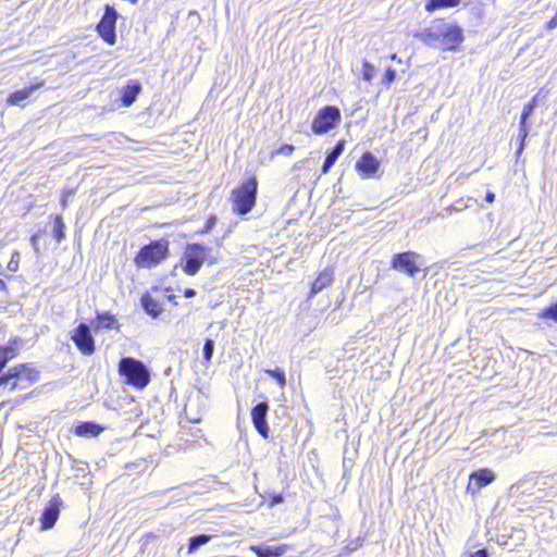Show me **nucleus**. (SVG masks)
<instances>
[{"label": "nucleus", "mask_w": 557, "mask_h": 557, "mask_svg": "<svg viewBox=\"0 0 557 557\" xmlns=\"http://www.w3.org/2000/svg\"><path fill=\"white\" fill-rule=\"evenodd\" d=\"M169 243L166 240H154L144 246L135 258L139 268H150L160 263L168 255Z\"/></svg>", "instance_id": "obj_4"}, {"label": "nucleus", "mask_w": 557, "mask_h": 557, "mask_svg": "<svg viewBox=\"0 0 557 557\" xmlns=\"http://www.w3.org/2000/svg\"><path fill=\"white\" fill-rule=\"evenodd\" d=\"M117 18V12L114 8L107 5L104 14L102 15L99 24L97 25V32L99 36L109 45L115 42V23Z\"/></svg>", "instance_id": "obj_9"}, {"label": "nucleus", "mask_w": 557, "mask_h": 557, "mask_svg": "<svg viewBox=\"0 0 557 557\" xmlns=\"http://www.w3.org/2000/svg\"><path fill=\"white\" fill-rule=\"evenodd\" d=\"M212 536L207 534H199L189 539L188 553L196 552L200 546L209 543Z\"/></svg>", "instance_id": "obj_25"}, {"label": "nucleus", "mask_w": 557, "mask_h": 557, "mask_svg": "<svg viewBox=\"0 0 557 557\" xmlns=\"http://www.w3.org/2000/svg\"><path fill=\"white\" fill-rule=\"evenodd\" d=\"M265 373L269 374L270 376H272L273 379H275L281 387L285 386L286 377H285V373L283 370H281L278 368L273 369V370L267 369Z\"/></svg>", "instance_id": "obj_29"}, {"label": "nucleus", "mask_w": 557, "mask_h": 557, "mask_svg": "<svg viewBox=\"0 0 557 557\" xmlns=\"http://www.w3.org/2000/svg\"><path fill=\"white\" fill-rule=\"evenodd\" d=\"M488 552L487 549L483 548V549H479L476 552H473L469 555V557H488Z\"/></svg>", "instance_id": "obj_35"}, {"label": "nucleus", "mask_w": 557, "mask_h": 557, "mask_svg": "<svg viewBox=\"0 0 557 557\" xmlns=\"http://www.w3.org/2000/svg\"><path fill=\"white\" fill-rule=\"evenodd\" d=\"M44 86V82H37L32 84L30 86L12 92L8 97V103L11 106H20L23 101L28 99L36 90Z\"/></svg>", "instance_id": "obj_16"}, {"label": "nucleus", "mask_w": 557, "mask_h": 557, "mask_svg": "<svg viewBox=\"0 0 557 557\" xmlns=\"http://www.w3.org/2000/svg\"><path fill=\"white\" fill-rule=\"evenodd\" d=\"M18 259H20V253L18 252H14L13 256H12V259L10 260L9 264H8V269L12 272H15L17 271L18 269Z\"/></svg>", "instance_id": "obj_34"}, {"label": "nucleus", "mask_w": 557, "mask_h": 557, "mask_svg": "<svg viewBox=\"0 0 557 557\" xmlns=\"http://www.w3.org/2000/svg\"><path fill=\"white\" fill-rule=\"evenodd\" d=\"M195 295H196V290H195V289H193V288H186V289L184 290V296H185L186 298H191V297H194Z\"/></svg>", "instance_id": "obj_37"}, {"label": "nucleus", "mask_w": 557, "mask_h": 557, "mask_svg": "<svg viewBox=\"0 0 557 557\" xmlns=\"http://www.w3.org/2000/svg\"><path fill=\"white\" fill-rule=\"evenodd\" d=\"M37 380V372L27 364H17L4 373L3 385L10 389L25 388Z\"/></svg>", "instance_id": "obj_6"}, {"label": "nucleus", "mask_w": 557, "mask_h": 557, "mask_svg": "<svg viewBox=\"0 0 557 557\" xmlns=\"http://www.w3.org/2000/svg\"><path fill=\"white\" fill-rule=\"evenodd\" d=\"M283 502V497L281 495H276L272 499V504H280Z\"/></svg>", "instance_id": "obj_39"}, {"label": "nucleus", "mask_w": 557, "mask_h": 557, "mask_svg": "<svg viewBox=\"0 0 557 557\" xmlns=\"http://www.w3.org/2000/svg\"><path fill=\"white\" fill-rule=\"evenodd\" d=\"M143 87L136 79L127 81L126 85L121 89V100L124 107H131L137 99Z\"/></svg>", "instance_id": "obj_13"}, {"label": "nucleus", "mask_w": 557, "mask_h": 557, "mask_svg": "<svg viewBox=\"0 0 557 557\" xmlns=\"http://www.w3.org/2000/svg\"><path fill=\"white\" fill-rule=\"evenodd\" d=\"M533 111L534 110L532 109V106L525 104L523 107V110H522V113H521V116H520V121H519L520 144H519L518 150L516 152L517 157H519L522 153L523 149H524L525 139H527L528 134H529V129H528V126H527V121L532 115Z\"/></svg>", "instance_id": "obj_14"}, {"label": "nucleus", "mask_w": 557, "mask_h": 557, "mask_svg": "<svg viewBox=\"0 0 557 557\" xmlns=\"http://www.w3.org/2000/svg\"><path fill=\"white\" fill-rule=\"evenodd\" d=\"M103 431V428L95 422H81L75 426L74 433L77 436H97Z\"/></svg>", "instance_id": "obj_20"}, {"label": "nucleus", "mask_w": 557, "mask_h": 557, "mask_svg": "<svg viewBox=\"0 0 557 557\" xmlns=\"http://www.w3.org/2000/svg\"><path fill=\"white\" fill-rule=\"evenodd\" d=\"M287 548H288V545H286V544H283L280 546H257V545L250 546V549L258 557H281L286 553Z\"/></svg>", "instance_id": "obj_18"}, {"label": "nucleus", "mask_w": 557, "mask_h": 557, "mask_svg": "<svg viewBox=\"0 0 557 557\" xmlns=\"http://www.w3.org/2000/svg\"><path fill=\"white\" fill-rule=\"evenodd\" d=\"M345 141L339 140L330 152H327L324 163L322 165V174H327L331 168L335 164L339 156L343 153Z\"/></svg>", "instance_id": "obj_19"}, {"label": "nucleus", "mask_w": 557, "mask_h": 557, "mask_svg": "<svg viewBox=\"0 0 557 557\" xmlns=\"http://www.w3.org/2000/svg\"><path fill=\"white\" fill-rule=\"evenodd\" d=\"M269 405L267 401L257 404L251 410V419L258 433L267 438L269 436V426L267 423V414Z\"/></svg>", "instance_id": "obj_11"}, {"label": "nucleus", "mask_w": 557, "mask_h": 557, "mask_svg": "<svg viewBox=\"0 0 557 557\" xmlns=\"http://www.w3.org/2000/svg\"><path fill=\"white\" fill-rule=\"evenodd\" d=\"M64 228H65V225L63 223L62 216L57 215L54 218V223H53V236L58 243H61L65 237Z\"/></svg>", "instance_id": "obj_27"}, {"label": "nucleus", "mask_w": 557, "mask_h": 557, "mask_svg": "<svg viewBox=\"0 0 557 557\" xmlns=\"http://www.w3.org/2000/svg\"><path fill=\"white\" fill-rule=\"evenodd\" d=\"M119 372L125 377V382L138 388H144L150 382V373L147 367L132 357L122 358L119 363Z\"/></svg>", "instance_id": "obj_2"}, {"label": "nucleus", "mask_w": 557, "mask_h": 557, "mask_svg": "<svg viewBox=\"0 0 557 557\" xmlns=\"http://www.w3.org/2000/svg\"><path fill=\"white\" fill-rule=\"evenodd\" d=\"M413 37L442 51L457 50L465 39L463 29L458 24L444 20L434 21L429 27L414 33Z\"/></svg>", "instance_id": "obj_1"}, {"label": "nucleus", "mask_w": 557, "mask_h": 557, "mask_svg": "<svg viewBox=\"0 0 557 557\" xmlns=\"http://www.w3.org/2000/svg\"><path fill=\"white\" fill-rule=\"evenodd\" d=\"M72 341L78 350L86 356L94 354L95 339L87 324L81 323L73 332Z\"/></svg>", "instance_id": "obj_10"}, {"label": "nucleus", "mask_w": 557, "mask_h": 557, "mask_svg": "<svg viewBox=\"0 0 557 557\" xmlns=\"http://www.w3.org/2000/svg\"><path fill=\"white\" fill-rule=\"evenodd\" d=\"M59 513H60V510H59V500L57 498H53L49 506L45 508L44 512H42V516H41V528L47 530V529H51L58 518H59Z\"/></svg>", "instance_id": "obj_15"}, {"label": "nucleus", "mask_w": 557, "mask_h": 557, "mask_svg": "<svg viewBox=\"0 0 557 557\" xmlns=\"http://www.w3.org/2000/svg\"><path fill=\"white\" fill-rule=\"evenodd\" d=\"M140 302L144 310L152 318H157L162 312L160 304L156 299H153L149 294L143 295Z\"/></svg>", "instance_id": "obj_21"}, {"label": "nucleus", "mask_w": 557, "mask_h": 557, "mask_svg": "<svg viewBox=\"0 0 557 557\" xmlns=\"http://www.w3.org/2000/svg\"><path fill=\"white\" fill-rule=\"evenodd\" d=\"M258 183L256 177L249 178L232 194L233 210L238 214L248 213L256 203Z\"/></svg>", "instance_id": "obj_3"}, {"label": "nucleus", "mask_w": 557, "mask_h": 557, "mask_svg": "<svg viewBox=\"0 0 557 557\" xmlns=\"http://www.w3.org/2000/svg\"><path fill=\"white\" fill-rule=\"evenodd\" d=\"M96 330L107 329L114 330L119 329V322L116 318L110 312H102L97 314V324L95 326Z\"/></svg>", "instance_id": "obj_22"}, {"label": "nucleus", "mask_w": 557, "mask_h": 557, "mask_svg": "<svg viewBox=\"0 0 557 557\" xmlns=\"http://www.w3.org/2000/svg\"><path fill=\"white\" fill-rule=\"evenodd\" d=\"M211 249L200 244H190L187 246L184 253V271L188 275H195L201 268L202 263L208 260L210 263L216 262V259L211 258Z\"/></svg>", "instance_id": "obj_5"}, {"label": "nucleus", "mask_w": 557, "mask_h": 557, "mask_svg": "<svg viewBox=\"0 0 557 557\" xmlns=\"http://www.w3.org/2000/svg\"><path fill=\"white\" fill-rule=\"evenodd\" d=\"M460 3V0H426L425 10L434 12L438 9L455 8Z\"/></svg>", "instance_id": "obj_24"}, {"label": "nucleus", "mask_w": 557, "mask_h": 557, "mask_svg": "<svg viewBox=\"0 0 557 557\" xmlns=\"http://www.w3.org/2000/svg\"><path fill=\"white\" fill-rule=\"evenodd\" d=\"M421 256L413 251L397 253L393 257L392 268L414 277L421 270Z\"/></svg>", "instance_id": "obj_8"}, {"label": "nucleus", "mask_w": 557, "mask_h": 557, "mask_svg": "<svg viewBox=\"0 0 557 557\" xmlns=\"http://www.w3.org/2000/svg\"><path fill=\"white\" fill-rule=\"evenodd\" d=\"M213 352H214V341L210 339V338H207L205 341L203 349H202L203 359H205L206 362H210L211 361V359L213 357Z\"/></svg>", "instance_id": "obj_31"}, {"label": "nucleus", "mask_w": 557, "mask_h": 557, "mask_svg": "<svg viewBox=\"0 0 557 557\" xmlns=\"http://www.w3.org/2000/svg\"><path fill=\"white\" fill-rule=\"evenodd\" d=\"M376 69L374 65L369 63L368 61H363L362 64V78L367 82H371L375 76Z\"/></svg>", "instance_id": "obj_30"}, {"label": "nucleus", "mask_w": 557, "mask_h": 557, "mask_svg": "<svg viewBox=\"0 0 557 557\" xmlns=\"http://www.w3.org/2000/svg\"><path fill=\"white\" fill-rule=\"evenodd\" d=\"M536 315L539 319L549 320L557 323V301L549 305L548 307L541 309Z\"/></svg>", "instance_id": "obj_26"}, {"label": "nucleus", "mask_w": 557, "mask_h": 557, "mask_svg": "<svg viewBox=\"0 0 557 557\" xmlns=\"http://www.w3.org/2000/svg\"><path fill=\"white\" fill-rule=\"evenodd\" d=\"M21 345H22V341L18 338H14V339L10 341L8 343V345L2 346V349L5 350L9 358L13 359L17 355V352L21 348Z\"/></svg>", "instance_id": "obj_28"}, {"label": "nucleus", "mask_w": 557, "mask_h": 557, "mask_svg": "<svg viewBox=\"0 0 557 557\" xmlns=\"http://www.w3.org/2000/svg\"><path fill=\"white\" fill-rule=\"evenodd\" d=\"M32 246L37 250V235H33L30 238Z\"/></svg>", "instance_id": "obj_40"}, {"label": "nucleus", "mask_w": 557, "mask_h": 557, "mask_svg": "<svg viewBox=\"0 0 557 557\" xmlns=\"http://www.w3.org/2000/svg\"><path fill=\"white\" fill-rule=\"evenodd\" d=\"M485 200L490 203L494 202L495 194L493 191H487L485 196Z\"/></svg>", "instance_id": "obj_38"}, {"label": "nucleus", "mask_w": 557, "mask_h": 557, "mask_svg": "<svg viewBox=\"0 0 557 557\" xmlns=\"http://www.w3.org/2000/svg\"><path fill=\"white\" fill-rule=\"evenodd\" d=\"M380 161L371 153L364 152L356 163V170L364 177H375L380 170Z\"/></svg>", "instance_id": "obj_12"}, {"label": "nucleus", "mask_w": 557, "mask_h": 557, "mask_svg": "<svg viewBox=\"0 0 557 557\" xmlns=\"http://www.w3.org/2000/svg\"><path fill=\"white\" fill-rule=\"evenodd\" d=\"M295 150V147L293 145H283L281 146L277 150L273 151L272 152V156H275V154H282V156H290Z\"/></svg>", "instance_id": "obj_32"}, {"label": "nucleus", "mask_w": 557, "mask_h": 557, "mask_svg": "<svg viewBox=\"0 0 557 557\" xmlns=\"http://www.w3.org/2000/svg\"><path fill=\"white\" fill-rule=\"evenodd\" d=\"M341 122V111L338 108L327 106L321 109L312 122V132L322 135L335 128Z\"/></svg>", "instance_id": "obj_7"}, {"label": "nucleus", "mask_w": 557, "mask_h": 557, "mask_svg": "<svg viewBox=\"0 0 557 557\" xmlns=\"http://www.w3.org/2000/svg\"><path fill=\"white\" fill-rule=\"evenodd\" d=\"M334 273L331 269H324L311 284L310 297H313L333 282Z\"/></svg>", "instance_id": "obj_17"}, {"label": "nucleus", "mask_w": 557, "mask_h": 557, "mask_svg": "<svg viewBox=\"0 0 557 557\" xmlns=\"http://www.w3.org/2000/svg\"><path fill=\"white\" fill-rule=\"evenodd\" d=\"M548 29H555L557 27V12L556 15L553 16L546 24Z\"/></svg>", "instance_id": "obj_36"}, {"label": "nucleus", "mask_w": 557, "mask_h": 557, "mask_svg": "<svg viewBox=\"0 0 557 557\" xmlns=\"http://www.w3.org/2000/svg\"><path fill=\"white\" fill-rule=\"evenodd\" d=\"M391 59L400 62V60L397 58V54L395 53L391 55Z\"/></svg>", "instance_id": "obj_43"}, {"label": "nucleus", "mask_w": 557, "mask_h": 557, "mask_svg": "<svg viewBox=\"0 0 557 557\" xmlns=\"http://www.w3.org/2000/svg\"><path fill=\"white\" fill-rule=\"evenodd\" d=\"M395 77H396V71L388 67L384 74L383 83L386 85H389L391 83L394 82Z\"/></svg>", "instance_id": "obj_33"}, {"label": "nucleus", "mask_w": 557, "mask_h": 557, "mask_svg": "<svg viewBox=\"0 0 557 557\" xmlns=\"http://www.w3.org/2000/svg\"><path fill=\"white\" fill-rule=\"evenodd\" d=\"M528 106H532V109L534 110L535 107H536V97H534L529 103H527Z\"/></svg>", "instance_id": "obj_41"}, {"label": "nucleus", "mask_w": 557, "mask_h": 557, "mask_svg": "<svg viewBox=\"0 0 557 557\" xmlns=\"http://www.w3.org/2000/svg\"><path fill=\"white\" fill-rule=\"evenodd\" d=\"M494 473L488 469L475 471L470 475V480L475 481L479 487L488 485L494 481Z\"/></svg>", "instance_id": "obj_23"}, {"label": "nucleus", "mask_w": 557, "mask_h": 557, "mask_svg": "<svg viewBox=\"0 0 557 557\" xmlns=\"http://www.w3.org/2000/svg\"><path fill=\"white\" fill-rule=\"evenodd\" d=\"M5 289V283L0 278V290Z\"/></svg>", "instance_id": "obj_42"}]
</instances>
